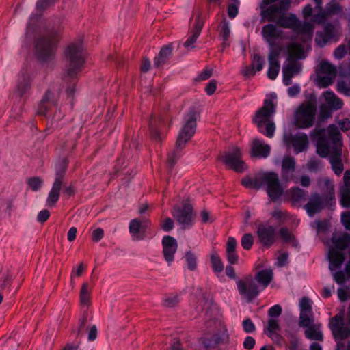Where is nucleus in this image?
<instances>
[{
  "instance_id": "nucleus-24",
  "label": "nucleus",
  "mask_w": 350,
  "mask_h": 350,
  "mask_svg": "<svg viewBox=\"0 0 350 350\" xmlns=\"http://www.w3.org/2000/svg\"><path fill=\"white\" fill-rule=\"evenodd\" d=\"M340 203L343 207L350 206V171L347 170L343 176V184L340 188Z\"/></svg>"
},
{
  "instance_id": "nucleus-44",
  "label": "nucleus",
  "mask_w": 350,
  "mask_h": 350,
  "mask_svg": "<svg viewBox=\"0 0 350 350\" xmlns=\"http://www.w3.org/2000/svg\"><path fill=\"white\" fill-rule=\"evenodd\" d=\"M239 5V0H232V3L228 8V14L230 18H234L238 14Z\"/></svg>"
},
{
  "instance_id": "nucleus-22",
  "label": "nucleus",
  "mask_w": 350,
  "mask_h": 350,
  "mask_svg": "<svg viewBox=\"0 0 350 350\" xmlns=\"http://www.w3.org/2000/svg\"><path fill=\"white\" fill-rule=\"evenodd\" d=\"M280 53V49L273 48L270 50L269 54L267 76L271 80H274L277 77L280 70V64L278 60Z\"/></svg>"
},
{
  "instance_id": "nucleus-2",
  "label": "nucleus",
  "mask_w": 350,
  "mask_h": 350,
  "mask_svg": "<svg viewBox=\"0 0 350 350\" xmlns=\"http://www.w3.org/2000/svg\"><path fill=\"white\" fill-rule=\"evenodd\" d=\"M323 135L320 137L317 143V152L322 157H329L332 170L336 175H340L343 171L341 161L342 142L338 129L334 125H329Z\"/></svg>"
},
{
  "instance_id": "nucleus-19",
  "label": "nucleus",
  "mask_w": 350,
  "mask_h": 350,
  "mask_svg": "<svg viewBox=\"0 0 350 350\" xmlns=\"http://www.w3.org/2000/svg\"><path fill=\"white\" fill-rule=\"evenodd\" d=\"M65 165L66 164L56 172L55 181L46 199V205L49 206H54L59 200Z\"/></svg>"
},
{
  "instance_id": "nucleus-45",
  "label": "nucleus",
  "mask_w": 350,
  "mask_h": 350,
  "mask_svg": "<svg viewBox=\"0 0 350 350\" xmlns=\"http://www.w3.org/2000/svg\"><path fill=\"white\" fill-rule=\"evenodd\" d=\"M180 301L179 297L176 295H167L163 299V304L165 307L172 308L176 306Z\"/></svg>"
},
{
  "instance_id": "nucleus-25",
  "label": "nucleus",
  "mask_w": 350,
  "mask_h": 350,
  "mask_svg": "<svg viewBox=\"0 0 350 350\" xmlns=\"http://www.w3.org/2000/svg\"><path fill=\"white\" fill-rule=\"evenodd\" d=\"M31 87V77L27 72H23L20 73L16 86L15 90V94L19 96L22 97L25 95Z\"/></svg>"
},
{
  "instance_id": "nucleus-39",
  "label": "nucleus",
  "mask_w": 350,
  "mask_h": 350,
  "mask_svg": "<svg viewBox=\"0 0 350 350\" xmlns=\"http://www.w3.org/2000/svg\"><path fill=\"white\" fill-rule=\"evenodd\" d=\"M90 293L91 290L88 283H84L80 291V302L81 305L88 306L90 304Z\"/></svg>"
},
{
  "instance_id": "nucleus-17",
  "label": "nucleus",
  "mask_w": 350,
  "mask_h": 350,
  "mask_svg": "<svg viewBox=\"0 0 350 350\" xmlns=\"http://www.w3.org/2000/svg\"><path fill=\"white\" fill-rule=\"evenodd\" d=\"M256 234L259 241L264 246H271L276 239V230L275 227L268 224H260L257 228Z\"/></svg>"
},
{
  "instance_id": "nucleus-54",
  "label": "nucleus",
  "mask_w": 350,
  "mask_h": 350,
  "mask_svg": "<svg viewBox=\"0 0 350 350\" xmlns=\"http://www.w3.org/2000/svg\"><path fill=\"white\" fill-rule=\"evenodd\" d=\"M199 36L200 35L197 33L192 31L191 36L184 42V46L186 48H193V44L196 42Z\"/></svg>"
},
{
  "instance_id": "nucleus-11",
  "label": "nucleus",
  "mask_w": 350,
  "mask_h": 350,
  "mask_svg": "<svg viewBox=\"0 0 350 350\" xmlns=\"http://www.w3.org/2000/svg\"><path fill=\"white\" fill-rule=\"evenodd\" d=\"M242 152L237 146H232L228 151L219 156V159L228 167L237 172H242L246 169L245 163L241 160Z\"/></svg>"
},
{
  "instance_id": "nucleus-31",
  "label": "nucleus",
  "mask_w": 350,
  "mask_h": 350,
  "mask_svg": "<svg viewBox=\"0 0 350 350\" xmlns=\"http://www.w3.org/2000/svg\"><path fill=\"white\" fill-rule=\"evenodd\" d=\"M273 278V271L271 269H263L256 273L255 281L259 284V288L265 289L271 282Z\"/></svg>"
},
{
  "instance_id": "nucleus-21",
  "label": "nucleus",
  "mask_w": 350,
  "mask_h": 350,
  "mask_svg": "<svg viewBox=\"0 0 350 350\" xmlns=\"http://www.w3.org/2000/svg\"><path fill=\"white\" fill-rule=\"evenodd\" d=\"M173 216L182 225H189L193 222V214L192 206L189 204H185L180 208L175 207L172 212Z\"/></svg>"
},
{
  "instance_id": "nucleus-64",
  "label": "nucleus",
  "mask_w": 350,
  "mask_h": 350,
  "mask_svg": "<svg viewBox=\"0 0 350 350\" xmlns=\"http://www.w3.org/2000/svg\"><path fill=\"white\" fill-rule=\"evenodd\" d=\"M338 124L342 131H347L350 129V121L347 118L340 120Z\"/></svg>"
},
{
  "instance_id": "nucleus-30",
  "label": "nucleus",
  "mask_w": 350,
  "mask_h": 350,
  "mask_svg": "<svg viewBox=\"0 0 350 350\" xmlns=\"http://www.w3.org/2000/svg\"><path fill=\"white\" fill-rule=\"evenodd\" d=\"M278 35L277 27L273 24H268L262 28L263 38L270 44L271 49L275 48L281 50L279 46L273 45V42Z\"/></svg>"
},
{
  "instance_id": "nucleus-16",
  "label": "nucleus",
  "mask_w": 350,
  "mask_h": 350,
  "mask_svg": "<svg viewBox=\"0 0 350 350\" xmlns=\"http://www.w3.org/2000/svg\"><path fill=\"white\" fill-rule=\"evenodd\" d=\"M284 142L286 146H291L296 154L304 152L306 150L308 145V139L306 134L298 133L296 135H285Z\"/></svg>"
},
{
  "instance_id": "nucleus-51",
  "label": "nucleus",
  "mask_w": 350,
  "mask_h": 350,
  "mask_svg": "<svg viewBox=\"0 0 350 350\" xmlns=\"http://www.w3.org/2000/svg\"><path fill=\"white\" fill-rule=\"evenodd\" d=\"M322 167L320 161L310 159L307 163V169L310 172H315Z\"/></svg>"
},
{
  "instance_id": "nucleus-34",
  "label": "nucleus",
  "mask_w": 350,
  "mask_h": 350,
  "mask_svg": "<svg viewBox=\"0 0 350 350\" xmlns=\"http://www.w3.org/2000/svg\"><path fill=\"white\" fill-rule=\"evenodd\" d=\"M219 36L222 39V46L224 48L228 47L230 46V25L224 18L222 25L219 30Z\"/></svg>"
},
{
  "instance_id": "nucleus-15",
  "label": "nucleus",
  "mask_w": 350,
  "mask_h": 350,
  "mask_svg": "<svg viewBox=\"0 0 350 350\" xmlns=\"http://www.w3.org/2000/svg\"><path fill=\"white\" fill-rule=\"evenodd\" d=\"M342 12V8L340 5L339 1L332 0L326 5L323 12H321L313 16L312 21L318 24H321L328 17L334 16H341Z\"/></svg>"
},
{
  "instance_id": "nucleus-8",
  "label": "nucleus",
  "mask_w": 350,
  "mask_h": 350,
  "mask_svg": "<svg viewBox=\"0 0 350 350\" xmlns=\"http://www.w3.org/2000/svg\"><path fill=\"white\" fill-rule=\"evenodd\" d=\"M65 56L68 62L66 74L73 77L81 70L84 63L81 42L79 41L68 45L65 51Z\"/></svg>"
},
{
  "instance_id": "nucleus-29",
  "label": "nucleus",
  "mask_w": 350,
  "mask_h": 350,
  "mask_svg": "<svg viewBox=\"0 0 350 350\" xmlns=\"http://www.w3.org/2000/svg\"><path fill=\"white\" fill-rule=\"evenodd\" d=\"M323 206L322 198L317 193H314L311 196L304 208L308 215L312 217L315 213L319 212L323 208Z\"/></svg>"
},
{
  "instance_id": "nucleus-63",
  "label": "nucleus",
  "mask_w": 350,
  "mask_h": 350,
  "mask_svg": "<svg viewBox=\"0 0 350 350\" xmlns=\"http://www.w3.org/2000/svg\"><path fill=\"white\" fill-rule=\"evenodd\" d=\"M300 86L297 84L294 85L292 87H290L287 90L288 94L291 97L296 96L300 93Z\"/></svg>"
},
{
  "instance_id": "nucleus-57",
  "label": "nucleus",
  "mask_w": 350,
  "mask_h": 350,
  "mask_svg": "<svg viewBox=\"0 0 350 350\" xmlns=\"http://www.w3.org/2000/svg\"><path fill=\"white\" fill-rule=\"evenodd\" d=\"M104 230L100 228H97L93 230L92 234V239L94 241H99L103 237Z\"/></svg>"
},
{
  "instance_id": "nucleus-53",
  "label": "nucleus",
  "mask_w": 350,
  "mask_h": 350,
  "mask_svg": "<svg viewBox=\"0 0 350 350\" xmlns=\"http://www.w3.org/2000/svg\"><path fill=\"white\" fill-rule=\"evenodd\" d=\"M204 23L202 19L201 18L200 14H198L196 18L195 24L193 29L192 30L193 32L197 33L200 35L201 30L203 27Z\"/></svg>"
},
{
  "instance_id": "nucleus-36",
  "label": "nucleus",
  "mask_w": 350,
  "mask_h": 350,
  "mask_svg": "<svg viewBox=\"0 0 350 350\" xmlns=\"http://www.w3.org/2000/svg\"><path fill=\"white\" fill-rule=\"evenodd\" d=\"M172 54V48L169 46H165L160 51L159 55L154 58V65L159 66L164 64Z\"/></svg>"
},
{
  "instance_id": "nucleus-12",
  "label": "nucleus",
  "mask_w": 350,
  "mask_h": 350,
  "mask_svg": "<svg viewBox=\"0 0 350 350\" xmlns=\"http://www.w3.org/2000/svg\"><path fill=\"white\" fill-rule=\"evenodd\" d=\"M57 38L54 35H49L38 41L36 46L39 59L42 62L52 59L55 55Z\"/></svg>"
},
{
  "instance_id": "nucleus-18",
  "label": "nucleus",
  "mask_w": 350,
  "mask_h": 350,
  "mask_svg": "<svg viewBox=\"0 0 350 350\" xmlns=\"http://www.w3.org/2000/svg\"><path fill=\"white\" fill-rule=\"evenodd\" d=\"M150 222L146 219H133L129 222V232L133 240H142L146 237V231L150 226Z\"/></svg>"
},
{
  "instance_id": "nucleus-42",
  "label": "nucleus",
  "mask_w": 350,
  "mask_h": 350,
  "mask_svg": "<svg viewBox=\"0 0 350 350\" xmlns=\"http://www.w3.org/2000/svg\"><path fill=\"white\" fill-rule=\"evenodd\" d=\"M290 198L293 202H300L305 198L304 190L298 187H293L288 191Z\"/></svg>"
},
{
  "instance_id": "nucleus-47",
  "label": "nucleus",
  "mask_w": 350,
  "mask_h": 350,
  "mask_svg": "<svg viewBox=\"0 0 350 350\" xmlns=\"http://www.w3.org/2000/svg\"><path fill=\"white\" fill-rule=\"evenodd\" d=\"M254 243V237L251 234H245L241 239V245L245 250H250Z\"/></svg>"
},
{
  "instance_id": "nucleus-41",
  "label": "nucleus",
  "mask_w": 350,
  "mask_h": 350,
  "mask_svg": "<svg viewBox=\"0 0 350 350\" xmlns=\"http://www.w3.org/2000/svg\"><path fill=\"white\" fill-rule=\"evenodd\" d=\"M299 323L301 326L306 328L313 325V312H300Z\"/></svg>"
},
{
  "instance_id": "nucleus-62",
  "label": "nucleus",
  "mask_w": 350,
  "mask_h": 350,
  "mask_svg": "<svg viewBox=\"0 0 350 350\" xmlns=\"http://www.w3.org/2000/svg\"><path fill=\"white\" fill-rule=\"evenodd\" d=\"M331 116V111L329 109H327L324 105H322L320 107V114L319 118L321 120L326 119L327 118Z\"/></svg>"
},
{
  "instance_id": "nucleus-56",
  "label": "nucleus",
  "mask_w": 350,
  "mask_h": 350,
  "mask_svg": "<svg viewBox=\"0 0 350 350\" xmlns=\"http://www.w3.org/2000/svg\"><path fill=\"white\" fill-rule=\"evenodd\" d=\"M280 237L285 241H290L293 238V234L291 232L285 228H282L280 230Z\"/></svg>"
},
{
  "instance_id": "nucleus-10",
  "label": "nucleus",
  "mask_w": 350,
  "mask_h": 350,
  "mask_svg": "<svg viewBox=\"0 0 350 350\" xmlns=\"http://www.w3.org/2000/svg\"><path fill=\"white\" fill-rule=\"evenodd\" d=\"M336 74V66L329 61L323 60L319 64L315 83L319 88H326L333 83Z\"/></svg>"
},
{
  "instance_id": "nucleus-6",
  "label": "nucleus",
  "mask_w": 350,
  "mask_h": 350,
  "mask_svg": "<svg viewBox=\"0 0 350 350\" xmlns=\"http://www.w3.org/2000/svg\"><path fill=\"white\" fill-rule=\"evenodd\" d=\"M277 96L271 93L267 96L263 106L256 113L254 122L256 124L259 132L267 137L271 138L275 131V124L270 121L275 112Z\"/></svg>"
},
{
  "instance_id": "nucleus-13",
  "label": "nucleus",
  "mask_w": 350,
  "mask_h": 350,
  "mask_svg": "<svg viewBox=\"0 0 350 350\" xmlns=\"http://www.w3.org/2000/svg\"><path fill=\"white\" fill-rule=\"evenodd\" d=\"M237 286L240 295L249 302L256 297L260 291L255 280L252 277H246L238 280Z\"/></svg>"
},
{
  "instance_id": "nucleus-26",
  "label": "nucleus",
  "mask_w": 350,
  "mask_h": 350,
  "mask_svg": "<svg viewBox=\"0 0 350 350\" xmlns=\"http://www.w3.org/2000/svg\"><path fill=\"white\" fill-rule=\"evenodd\" d=\"M271 152V147L269 144L260 139H254L252 144L251 155L255 157L267 158Z\"/></svg>"
},
{
  "instance_id": "nucleus-3",
  "label": "nucleus",
  "mask_w": 350,
  "mask_h": 350,
  "mask_svg": "<svg viewBox=\"0 0 350 350\" xmlns=\"http://www.w3.org/2000/svg\"><path fill=\"white\" fill-rule=\"evenodd\" d=\"M350 243V237L347 234H334L332 239L327 243L329 251L327 258L329 262V268L333 274L334 280L342 284L346 277L350 278V247L349 250V260L345 267V272L338 271L344 262L343 250Z\"/></svg>"
},
{
  "instance_id": "nucleus-38",
  "label": "nucleus",
  "mask_w": 350,
  "mask_h": 350,
  "mask_svg": "<svg viewBox=\"0 0 350 350\" xmlns=\"http://www.w3.org/2000/svg\"><path fill=\"white\" fill-rule=\"evenodd\" d=\"M213 270L216 273H220L224 271V265L215 251H213L210 255Z\"/></svg>"
},
{
  "instance_id": "nucleus-58",
  "label": "nucleus",
  "mask_w": 350,
  "mask_h": 350,
  "mask_svg": "<svg viewBox=\"0 0 350 350\" xmlns=\"http://www.w3.org/2000/svg\"><path fill=\"white\" fill-rule=\"evenodd\" d=\"M282 312V308L281 307L276 304L273 306L271 307L269 310V315L271 317H278L280 315Z\"/></svg>"
},
{
  "instance_id": "nucleus-20",
  "label": "nucleus",
  "mask_w": 350,
  "mask_h": 350,
  "mask_svg": "<svg viewBox=\"0 0 350 350\" xmlns=\"http://www.w3.org/2000/svg\"><path fill=\"white\" fill-rule=\"evenodd\" d=\"M329 327L334 338L337 340L347 337L350 333V329L348 328L347 325H345L342 317L340 315H336L331 319Z\"/></svg>"
},
{
  "instance_id": "nucleus-46",
  "label": "nucleus",
  "mask_w": 350,
  "mask_h": 350,
  "mask_svg": "<svg viewBox=\"0 0 350 350\" xmlns=\"http://www.w3.org/2000/svg\"><path fill=\"white\" fill-rule=\"evenodd\" d=\"M300 312H310L312 310V301L310 299L304 297L299 302Z\"/></svg>"
},
{
  "instance_id": "nucleus-5",
  "label": "nucleus",
  "mask_w": 350,
  "mask_h": 350,
  "mask_svg": "<svg viewBox=\"0 0 350 350\" xmlns=\"http://www.w3.org/2000/svg\"><path fill=\"white\" fill-rule=\"evenodd\" d=\"M198 113L194 108L190 109L184 117L183 126L178 133L175 148L169 154L167 164L173 167L177 160L180 157V151L184 148L186 144L191 139L196 129V120Z\"/></svg>"
},
{
  "instance_id": "nucleus-48",
  "label": "nucleus",
  "mask_w": 350,
  "mask_h": 350,
  "mask_svg": "<svg viewBox=\"0 0 350 350\" xmlns=\"http://www.w3.org/2000/svg\"><path fill=\"white\" fill-rule=\"evenodd\" d=\"M337 90L346 96H350V81L349 83L339 81L337 83Z\"/></svg>"
},
{
  "instance_id": "nucleus-7",
  "label": "nucleus",
  "mask_w": 350,
  "mask_h": 350,
  "mask_svg": "<svg viewBox=\"0 0 350 350\" xmlns=\"http://www.w3.org/2000/svg\"><path fill=\"white\" fill-rule=\"evenodd\" d=\"M288 54V63L284 66L282 69L283 82L286 85L291 83V79L301 70V65L299 62L295 61L296 59H304L306 57V51L301 44L293 42L287 49Z\"/></svg>"
},
{
  "instance_id": "nucleus-55",
  "label": "nucleus",
  "mask_w": 350,
  "mask_h": 350,
  "mask_svg": "<svg viewBox=\"0 0 350 350\" xmlns=\"http://www.w3.org/2000/svg\"><path fill=\"white\" fill-rule=\"evenodd\" d=\"M341 221L345 228L350 231V213L346 212L341 214Z\"/></svg>"
},
{
  "instance_id": "nucleus-9",
  "label": "nucleus",
  "mask_w": 350,
  "mask_h": 350,
  "mask_svg": "<svg viewBox=\"0 0 350 350\" xmlns=\"http://www.w3.org/2000/svg\"><path fill=\"white\" fill-rule=\"evenodd\" d=\"M315 116V105L311 102H305L295 109L293 122L298 128L308 129L314 124Z\"/></svg>"
},
{
  "instance_id": "nucleus-4",
  "label": "nucleus",
  "mask_w": 350,
  "mask_h": 350,
  "mask_svg": "<svg viewBox=\"0 0 350 350\" xmlns=\"http://www.w3.org/2000/svg\"><path fill=\"white\" fill-rule=\"evenodd\" d=\"M241 183L249 189L264 188L273 201L278 200L283 193L284 189L280 183L278 175L273 172H262L254 178L245 177Z\"/></svg>"
},
{
  "instance_id": "nucleus-35",
  "label": "nucleus",
  "mask_w": 350,
  "mask_h": 350,
  "mask_svg": "<svg viewBox=\"0 0 350 350\" xmlns=\"http://www.w3.org/2000/svg\"><path fill=\"white\" fill-rule=\"evenodd\" d=\"M318 187L321 190L327 193L329 197L332 198L334 197V183L332 180L327 177L321 178L318 180Z\"/></svg>"
},
{
  "instance_id": "nucleus-32",
  "label": "nucleus",
  "mask_w": 350,
  "mask_h": 350,
  "mask_svg": "<svg viewBox=\"0 0 350 350\" xmlns=\"http://www.w3.org/2000/svg\"><path fill=\"white\" fill-rule=\"evenodd\" d=\"M323 96L325 103L332 109L338 110L342 107V101L333 92L325 91Z\"/></svg>"
},
{
  "instance_id": "nucleus-61",
  "label": "nucleus",
  "mask_w": 350,
  "mask_h": 350,
  "mask_svg": "<svg viewBox=\"0 0 350 350\" xmlns=\"http://www.w3.org/2000/svg\"><path fill=\"white\" fill-rule=\"evenodd\" d=\"M226 256L228 262L230 264H235L239 259V257L237 254H236L235 251H227L226 252Z\"/></svg>"
},
{
  "instance_id": "nucleus-40",
  "label": "nucleus",
  "mask_w": 350,
  "mask_h": 350,
  "mask_svg": "<svg viewBox=\"0 0 350 350\" xmlns=\"http://www.w3.org/2000/svg\"><path fill=\"white\" fill-rule=\"evenodd\" d=\"M185 260L190 271H194L197 268V256L191 250L187 251L185 254Z\"/></svg>"
},
{
  "instance_id": "nucleus-60",
  "label": "nucleus",
  "mask_w": 350,
  "mask_h": 350,
  "mask_svg": "<svg viewBox=\"0 0 350 350\" xmlns=\"http://www.w3.org/2000/svg\"><path fill=\"white\" fill-rule=\"evenodd\" d=\"M163 230L165 232L170 231L174 228V222L170 218H166L161 226Z\"/></svg>"
},
{
  "instance_id": "nucleus-37",
  "label": "nucleus",
  "mask_w": 350,
  "mask_h": 350,
  "mask_svg": "<svg viewBox=\"0 0 350 350\" xmlns=\"http://www.w3.org/2000/svg\"><path fill=\"white\" fill-rule=\"evenodd\" d=\"M51 101L53 103H55V93L51 90L47 91L41 101L40 109L38 111V113L46 116L47 107L45 105L47 102Z\"/></svg>"
},
{
  "instance_id": "nucleus-50",
  "label": "nucleus",
  "mask_w": 350,
  "mask_h": 350,
  "mask_svg": "<svg viewBox=\"0 0 350 350\" xmlns=\"http://www.w3.org/2000/svg\"><path fill=\"white\" fill-rule=\"evenodd\" d=\"M279 330V325L276 320L275 319H270L268 321L267 328L266 330V334H271L273 332H276Z\"/></svg>"
},
{
  "instance_id": "nucleus-14",
  "label": "nucleus",
  "mask_w": 350,
  "mask_h": 350,
  "mask_svg": "<svg viewBox=\"0 0 350 350\" xmlns=\"http://www.w3.org/2000/svg\"><path fill=\"white\" fill-rule=\"evenodd\" d=\"M340 34V27L338 25L327 24L324 27V32H317L316 42L320 46H323L329 41L336 42Z\"/></svg>"
},
{
  "instance_id": "nucleus-23",
  "label": "nucleus",
  "mask_w": 350,
  "mask_h": 350,
  "mask_svg": "<svg viewBox=\"0 0 350 350\" xmlns=\"http://www.w3.org/2000/svg\"><path fill=\"white\" fill-rule=\"evenodd\" d=\"M162 243L164 258L168 264H171L174 260V254L177 250V241L170 236H165Z\"/></svg>"
},
{
  "instance_id": "nucleus-27",
  "label": "nucleus",
  "mask_w": 350,
  "mask_h": 350,
  "mask_svg": "<svg viewBox=\"0 0 350 350\" xmlns=\"http://www.w3.org/2000/svg\"><path fill=\"white\" fill-rule=\"evenodd\" d=\"M295 160L293 157L286 156L282 161L281 175L284 180H291L294 178Z\"/></svg>"
},
{
  "instance_id": "nucleus-43",
  "label": "nucleus",
  "mask_w": 350,
  "mask_h": 350,
  "mask_svg": "<svg viewBox=\"0 0 350 350\" xmlns=\"http://www.w3.org/2000/svg\"><path fill=\"white\" fill-rule=\"evenodd\" d=\"M27 182L29 188L33 191H38L43 184V180L40 177L29 178V179H27Z\"/></svg>"
},
{
  "instance_id": "nucleus-49",
  "label": "nucleus",
  "mask_w": 350,
  "mask_h": 350,
  "mask_svg": "<svg viewBox=\"0 0 350 350\" xmlns=\"http://www.w3.org/2000/svg\"><path fill=\"white\" fill-rule=\"evenodd\" d=\"M252 64L253 67L256 68V70L260 71L264 66V60L258 55H254L252 59Z\"/></svg>"
},
{
  "instance_id": "nucleus-28",
  "label": "nucleus",
  "mask_w": 350,
  "mask_h": 350,
  "mask_svg": "<svg viewBox=\"0 0 350 350\" xmlns=\"http://www.w3.org/2000/svg\"><path fill=\"white\" fill-rule=\"evenodd\" d=\"M219 330L214 334L211 340H206L204 341V345L206 348L212 347L213 345L220 343H226L228 341V334L226 327L220 322L218 323Z\"/></svg>"
},
{
  "instance_id": "nucleus-1",
  "label": "nucleus",
  "mask_w": 350,
  "mask_h": 350,
  "mask_svg": "<svg viewBox=\"0 0 350 350\" xmlns=\"http://www.w3.org/2000/svg\"><path fill=\"white\" fill-rule=\"evenodd\" d=\"M291 0H262L259 4L260 14L262 20L276 22L281 27L293 30L306 43L311 40L314 29L312 23L301 22L293 14L284 16Z\"/></svg>"
},
{
  "instance_id": "nucleus-59",
  "label": "nucleus",
  "mask_w": 350,
  "mask_h": 350,
  "mask_svg": "<svg viewBox=\"0 0 350 350\" xmlns=\"http://www.w3.org/2000/svg\"><path fill=\"white\" fill-rule=\"evenodd\" d=\"M243 327L247 333H250L255 329V326L250 319H246L243 321Z\"/></svg>"
},
{
  "instance_id": "nucleus-52",
  "label": "nucleus",
  "mask_w": 350,
  "mask_h": 350,
  "mask_svg": "<svg viewBox=\"0 0 350 350\" xmlns=\"http://www.w3.org/2000/svg\"><path fill=\"white\" fill-rule=\"evenodd\" d=\"M347 50L345 46L341 44L335 49L334 56L337 59H341L345 56Z\"/></svg>"
},
{
  "instance_id": "nucleus-33",
  "label": "nucleus",
  "mask_w": 350,
  "mask_h": 350,
  "mask_svg": "<svg viewBox=\"0 0 350 350\" xmlns=\"http://www.w3.org/2000/svg\"><path fill=\"white\" fill-rule=\"evenodd\" d=\"M306 338L314 340H323V335L321 331V325L315 323L307 327L305 331Z\"/></svg>"
}]
</instances>
